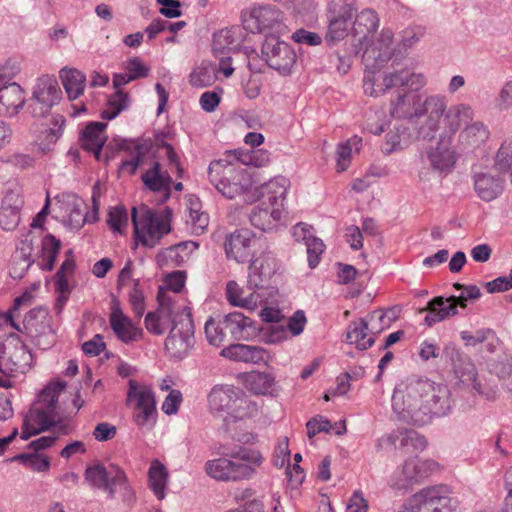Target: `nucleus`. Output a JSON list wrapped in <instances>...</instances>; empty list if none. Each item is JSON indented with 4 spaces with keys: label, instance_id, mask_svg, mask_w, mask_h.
Returning a JSON list of instances; mask_svg holds the SVG:
<instances>
[{
    "label": "nucleus",
    "instance_id": "obj_1",
    "mask_svg": "<svg viewBox=\"0 0 512 512\" xmlns=\"http://www.w3.org/2000/svg\"><path fill=\"white\" fill-rule=\"evenodd\" d=\"M450 391L428 379L409 378L401 382L392 395V408L399 419L417 426L446 415L450 408Z\"/></svg>",
    "mask_w": 512,
    "mask_h": 512
},
{
    "label": "nucleus",
    "instance_id": "obj_2",
    "mask_svg": "<svg viewBox=\"0 0 512 512\" xmlns=\"http://www.w3.org/2000/svg\"><path fill=\"white\" fill-rule=\"evenodd\" d=\"M246 291L236 281L226 284V297L233 306L254 310L261 305L265 296L260 292L268 286L270 279L277 271V261L271 252H263L253 259L249 265Z\"/></svg>",
    "mask_w": 512,
    "mask_h": 512
},
{
    "label": "nucleus",
    "instance_id": "obj_3",
    "mask_svg": "<svg viewBox=\"0 0 512 512\" xmlns=\"http://www.w3.org/2000/svg\"><path fill=\"white\" fill-rule=\"evenodd\" d=\"M259 451L241 447L238 451L209 460L205 464L206 473L217 481H241L251 479L262 465Z\"/></svg>",
    "mask_w": 512,
    "mask_h": 512
},
{
    "label": "nucleus",
    "instance_id": "obj_4",
    "mask_svg": "<svg viewBox=\"0 0 512 512\" xmlns=\"http://www.w3.org/2000/svg\"><path fill=\"white\" fill-rule=\"evenodd\" d=\"M65 383L56 382L47 386L40 394L37 402L33 404L23 419L20 437L28 440L30 437L55 426L59 415L57 403L59 394L64 390Z\"/></svg>",
    "mask_w": 512,
    "mask_h": 512
},
{
    "label": "nucleus",
    "instance_id": "obj_5",
    "mask_svg": "<svg viewBox=\"0 0 512 512\" xmlns=\"http://www.w3.org/2000/svg\"><path fill=\"white\" fill-rule=\"evenodd\" d=\"M210 183L228 199H235L244 194L252 186L249 173L239 162L228 157L214 160L208 167Z\"/></svg>",
    "mask_w": 512,
    "mask_h": 512
},
{
    "label": "nucleus",
    "instance_id": "obj_6",
    "mask_svg": "<svg viewBox=\"0 0 512 512\" xmlns=\"http://www.w3.org/2000/svg\"><path fill=\"white\" fill-rule=\"evenodd\" d=\"M257 328L253 321L240 312L229 313L221 318H210L205 323L208 343L215 347L234 344V341L249 340Z\"/></svg>",
    "mask_w": 512,
    "mask_h": 512
},
{
    "label": "nucleus",
    "instance_id": "obj_7",
    "mask_svg": "<svg viewBox=\"0 0 512 512\" xmlns=\"http://www.w3.org/2000/svg\"><path fill=\"white\" fill-rule=\"evenodd\" d=\"M85 480L91 487L107 493L109 499H115L119 492L122 502L131 506L135 501V492L132 489L127 475L122 468L115 464L105 466L96 463L88 466L84 473Z\"/></svg>",
    "mask_w": 512,
    "mask_h": 512
},
{
    "label": "nucleus",
    "instance_id": "obj_8",
    "mask_svg": "<svg viewBox=\"0 0 512 512\" xmlns=\"http://www.w3.org/2000/svg\"><path fill=\"white\" fill-rule=\"evenodd\" d=\"M458 499L447 485L425 487L408 500V512H456Z\"/></svg>",
    "mask_w": 512,
    "mask_h": 512
},
{
    "label": "nucleus",
    "instance_id": "obj_9",
    "mask_svg": "<svg viewBox=\"0 0 512 512\" xmlns=\"http://www.w3.org/2000/svg\"><path fill=\"white\" fill-rule=\"evenodd\" d=\"M131 218L137 243L148 248L155 247L163 235L170 232L167 221L146 205L133 207Z\"/></svg>",
    "mask_w": 512,
    "mask_h": 512
},
{
    "label": "nucleus",
    "instance_id": "obj_10",
    "mask_svg": "<svg viewBox=\"0 0 512 512\" xmlns=\"http://www.w3.org/2000/svg\"><path fill=\"white\" fill-rule=\"evenodd\" d=\"M452 363L453 374L458 381L472 389L487 400H495L498 390L496 387L483 385L478 378V371L471 358L455 347H447L444 351Z\"/></svg>",
    "mask_w": 512,
    "mask_h": 512
},
{
    "label": "nucleus",
    "instance_id": "obj_11",
    "mask_svg": "<svg viewBox=\"0 0 512 512\" xmlns=\"http://www.w3.org/2000/svg\"><path fill=\"white\" fill-rule=\"evenodd\" d=\"M447 108V99L441 95L426 97L417 105V115L413 124L418 139H432L440 127Z\"/></svg>",
    "mask_w": 512,
    "mask_h": 512
},
{
    "label": "nucleus",
    "instance_id": "obj_12",
    "mask_svg": "<svg viewBox=\"0 0 512 512\" xmlns=\"http://www.w3.org/2000/svg\"><path fill=\"white\" fill-rule=\"evenodd\" d=\"M62 99V90L54 75L45 74L38 77L28 100V110L33 117L47 116L52 108Z\"/></svg>",
    "mask_w": 512,
    "mask_h": 512
},
{
    "label": "nucleus",
    "instance_id": "obj_13",
    "mask_svg": "<svg viewBox=\"0 0 512 512\" xmlns=\"http://www.w3.org/2000/svg\"><path fill=\"white\" fill-rule=\"evenodd\" d=\"M194 342V323L191 313L183 308L179 318L174 319V325L165 340V349L170 356L183 359L194 346Z\"/></svg>",
    "mask_w": 512,
    "mask_h": 512
},
{
    "label": "nucleus",
    "instance_id": "obj_14",
    "mask_svg": "<svg viewBox=\"0 0 512 512\" xmlns=\"http://www.w3.org/2000/svg\"><path fill=\"white\" fill-rule=\"evenodd\" d=\"M51 316L43 308H34L24 317L22 333L41 350H47L55 342V333L51 327Z\"/></svg>",
    "mask_w": 512,
    "mask_h": 512
},
{
    "label": "nucleus",
    "instance_id": "obj_15",
    "mask_svg": "<svg viewBox=\"0 0 512 512\" xmlns=\"http://www.w3.org/2000/svg\"><path fill=\"white\" fill-rule=\"evenodd\" d=\"M261 54L266 64L283 76L290 75L297 62L295 50L277 37H267L264 40Z\"/></svg>",
    "mask_w": 512,
    "mask_h": 512
},
{
    "label": "nucleus",
    "instance_id": "obj_16",
    "mask_svg": "<svg viewBox=\"0 0 512 512\" xmlns=\"http://www.w3.org/2000/svg\"><path fill=\"white\" fill-rule=\"evenodd\" d=\"M355 12L354 0H333L329 9L327 42H336L348 35L349 25Z\"/></svg>",
    "mask_w": 512,
    "mask_h": 512
},
{
    "label": "nucleus",
    "instance_id": "obj_17",
    "mask_svg": "<svg viewBox=\"0 0 512 512\" xmlns=\"http://www.w3.org/2000/svg\"><path fill=\"white\" fill-rule=\"evenodd\" d=\"M128 400L136 401L135 422L139 427H153L156 422V401L153 391L148 387H139L137 381H129Z\"/></svg>",
    "mask_w": 512,
    "mask_h": 512
},
{
    "label": "nucleus",
    "instance_id": "obj_18",
    "mask_svg": "<svg viewBox=\"0 0 512 512\" xmlns=\"http://www.w3.org/2000/svg\"><path fill=\"white\" fill-rule=\"evenodd\" d=\"M258 244V238L251 230L237 229L225 237L226 257L239 264L246 263L254 256Z\"/></svg>",
    "mask_w": 512,
    "mask_h": 512
},
{
    "label": "nucleus",
    "instance_id": "obj_19",
    "mask_svg": "<svg viewBox=\"0 0 512 512\" xmlns=\"http://www.w3.org/2000/svg\"><path fill=\"white\" fill-rule=\"evenodd\" d=\"M436 466L433 461L421 462L417 456L407 458L404 463L395 471L391 486L394 489H408L422 478L427 472Z\"/></svg>",
    "mask_w": 512,
    "mask_h": 512
},
{
    "label": "nucleus",
    "instance_id": "obj_20",
    "mask_svg": "<svg viewBox=\"0 0 512 512\" xmlns=\"http://www.w3.org/2000/svg\"><path fill=\"white\" fill-rule=\"evenodd\" d=\"M243 23L251 32L273 29L283 21V12L273 5H258L242 15Z\"/></svg>",
    "mask_w": 512,
    "mask_h": 512
},
{
    "label": "nucleus",
    "instance_id": "obj_21",
    "mask_svg": "<svg viewBox=\"0 0 512 512\" xmlns=\"http://www.w3.org/2000/svg\"><path fill=\"white\" fill-rule=\"evenodd\" d=\"M109 322L117 338L124 343L137 341L142 336V330L136 327L129 317L124 315L117 299L112 301Z\"/></svg>",
    "mask_w": 512,
    "mask_h": 512
},
{
    "label": "nucleus",
    "instance_id": "obj_22",
    "mask_svg": "<svg viewBox=\"0 0 512 512\" xmlns=\"http://www.w3.org/2000/svg\"><path fill=\"white\" fill-rule=\"evenodd\" d=\"M393 71L385 73L381 81H375L373 78L367 76L364 79L363 88L366 94L372 97H378L385 94L392 88L402 87L407 84V68L397 69L394 63L392 64Z\"/></svg>",
    "mask_w": 512,
    "mask_h": 512
},
{
    "label": "nucleus",
    "instance_id": "obj_23",
    "mask_svg": "<svg viewBox=\"0 0 512 512\" xmlns=\"http://www.w3.org/2000/svg\"><path fill=\"white\" fill-rule=\"evenodd\" d=\"M473 116V110L467 104H457L446 108L442 118L443 131L440 138L452 141V137L459 131L460 127L472 121Z\"/></svg>",
    "mask_w": 512,
    "mask_h": 512
},
{
    "label": "nucleus",
    "instance_id": "obj_24",
    "mask_svg": "<svg viewBox=\"0 0 512 512\" xmlns=\"http://www.w3.org/2000/svg\"><path fill=\"white\" fill-rule=\"evenodd\" d=\"M238 389L229 385H216L208 394V407L213 415L230 418Z\"/></svg>",
    "mask_w": 512,
    "mask_h": 512
},
{
    "label": "nucleus",
    "instance_id": "obj_25",
    "mask_svg": "<svg viewBox=\"0 0 512 512\" xmlns=\"http://www.w3.org/2000/svg\"><path fill=\"white\" fill-rule=\"evenodd\" d=\"M197 248L198 244L194 241L180 242L159 251L156 255V262L161 268L180 267L189 260Z\"/></svg>",
    "mask_w": 512,
    "mask_h": 512
},
{
    "label": "nucleus",
    "instance_id": "obj_26",
    "mask_svg": "<svg viewBox=\"0 0 512 512\" xmlns=\"http://www.w3.org/2000/svg\"><path fill=\"white\" fill-rule=\"evenodd\" d=\"M292 235L297 242H304L308 255V263L315 268L320 262V256L324 252L323 241L312 234V227L305 223H298L293 227Z\"/></svg>",
    "mask_w": 512,
    "mask_h": 512
},
{
    "label": "nucleus",
    "instance_id": "obj_27",
    "mask_svg": "<svg viewBox=\"0 0 512 512\" xmlns=\"http://www.w3.org/2000/svg\"><path fill=\"white\" fill-rule=\"evenodd\" d=\"M23 198L16 191H8L0 209V227L4 231H14L20 223V210L23 206Z\"/></svg>",
    "mask_w": 512,
    "mask_h": 512
},
{
    "label": "nucleus",
    "instance_id": "obj_28",
    "mask_svg": "<svg viewBox=\"0 0 512 512\" xmlns=\"http://www.w3.org/2000/svg\"><path fill=\"white\" fill-rule=\"evenodd\" d=\"M220 355L233 361L253 364L267 362L269 358V354L264 348L240 343L230 344L224 347Z\"/></svg>",
    "mask_w": 512,
    "mask_h": 512
},
{
    "label": "nucleus",
    "instance_id": "obj_29",
    "mask_svg": "<svg viewBox=\"0 0 512 512\" xmlns=\"http://www.w3.org/2000/svg\"><path fill=\"white\" fill-rule=\"evenodd\" d=\"M26 102L24 89L16 82L0 85V113L14 116Z\"/></svg>",
    "mask_w": 512,
    "mask_h": 512
},
{
    "label": "nucleus",
    "instance_id": "obj_30",
    "mask_svg": "<svg viewBox=\"0 0 512 512\" xmlns=\"http://www.w3.org/2000/svg\"><path fill=\"white\" fill-rule=\"evenodd\" d=\"M283 209L270 205L262 201L253 208L249 216L251 224L260 230L266 231L273 229L282 219Z\"/></svg>",
    "mask_w": 512,
    "mask_h": 512
},
{
    "label": "nucleus",
    "instance_id": "obj_31",
    "mask_svg": "<svg viewBox=\"0 0 512 512\" xmlns=\"http://www.w3.org/2000/svg\"><path fill=\"white\" fill-rule=\"evenodd\" d=\"M473 180L477 196L485 202L495 200L503 192V181L490 173H476Z\"/></svg>",
    "mask_w": 512,
    "mask_h": 512
},
{
    "label": "nucleus",
    "instance_id": "obj_32",
    "mask_svg": "<svg viewBox=\"0 0 512 512\" xmlns=\"http://www.w3.org/2000/svg\"><path fill=\"white\" fill-rule=\"evenodd\" d=\"M420 101L419 95L400 93L391 101L390 114L394 118L406 119L413 126L417 115V105Z\"/></svg>",
    "mask_w": 512,
    "mask_h": 512
},
{
    "label": "nucleus",
    "instance_id": "obj_33",
    "mask_svg": "<svg viewBox=\"0 0 512 512\" xmlns=\"http://www.w3.org/2000/svg\"><path fill=\"white\" fill-rule=\"evenodd\" d=\"M106 123L92 122L86 126L81 136V146L84 150L92 152L97 160H101V150L106 142L104 133Z\"/></svg>",
    "mask_w": 512,
    "mask_h": 512
},
{
    "label": "nucleus",
    "instance_id": "obj_34",
    "mask_svg": "<svg viewBox=\"0 0 512 512\" xmlns=\"http://www.w3.org/2000/svg\"><path fill=\"white\" fill-rule=\"evenodd\" d=\"M428 158L434 170L440 172L450 171L456 161L455 153L451 149V141L440 138L437 146L428 152Z\"/></svg>",
    "mask_w": 512,
    "mask_h": 512
},
{
    "label": "nucleus",
    "instance_id": "obj_35",
    "mask_svg": "<svg viewBox=\"0 0 512 512\" xmlns=\"http://www.w3.org/2000/svg\"><path fill=\"white\" fill-rule=\"evenodd\" d=\"M489 130L482 122H474L467 125L459 134L458 148L474 150L483 145L489 138Z\"/></svg>",
    "mask_w": 512,
    "mask_h": 512
},
{
    "label": "nucleus",
    "instance_id": "obj_36",
    "mask_svg": "<svg viewBox=\"0 0 512 512\" xmlns=\"http://www.w3.org/2000/svg\"><path fill=\"white\" fill-rule=\"evenodd\" d=\"M398 439H400L401 447H412L415 451H422L427 446V440L423 435L418 434L414 430H402L380 439L377 447L381 448L386 444L395 445Z\"/></svg>",
    "mask_w": 512,
    "mask_h": 512
},
{
    "label": "nucleus",
    "instance_id": "obj_37",
    "mask_svg": "<svg viewBox=\"0 0 512 512\" xmlns=\"http://www.w3.org/2000/svg\"><path fill=\"white\" fill-rule=\"evenodd\" d=\"M121 149H132L130 160L122 161L119 170L122 172H128L130 175H133L141 163L143 157L150 151L151 143L147 140H136L127 142L124 140L121 145Z\"/></svg>",
    "mask_w": 512,
    "mask_h": 512
},
{
    "label": "nucleus",
    "instance_id": "obj_38",
    "mask_svg": "<svg viewBox=\"0 0 512 512\" xmlns=\"http://www.w3.org/2000/svg\"><path fill=\"white\" fill-rule=\"evenodd\" d=\"M144 185L154 192H164V200L170 197L171 177L167 173L161 172L159 162H154L153 167L142 175Z\"/></svg>",
    "mask_w": 512,
    "mask_h": 512
},
{
    "label": "nucleus",
    "instance_id": "obj_39",
    "mask_svg": "<svg viewBox=\"0 0 512 512\" xmlns=\"http://www.w3.org/2000/svg\"><path fill=\"white\" fill-rule=\"evenodd\" d=\"M60 78L70 100L77 99L83 94L86 77L84 73L75 68H63Z\"/></svg>",
    "mask_w": 512,
    "mask_h": 512
},
{
    "label": "nucleus",
    "instance_id": "obj_40",
    "mask_svg": "<svg viewBox=\"0 0 512 512\" xmlns=\"http://www.w3.org/2000/svg\"><path fill=\"white\" fill-rule=\"evenodd\" d=\"M287 187L288 180L284 177H277L262 185L261 193L267 199V203L283 209Z\"/></svg>",
    "mask_w": 512,
    "mask_h": 512
},
{
    "label": "nucleus",
    "instance_id": "obj_41",
    "mask_svg": "<svg viewBox=\"0 0 512 512\" xmlns=\"http://www.w3.org/2000/svg\"><path fill=\"white\" fill-rule=\"evenodd\" d=\"M168 476L167 468L159 460H153L148 471V481L150 489L158 500L165 498Z\"/></svg>",
    "mask_w": 512,
    "mask_h": 512
},
{
    "label": "nucleus",
    "instance_id": "obj_42",
    "mask_svg": "<svg viewBox=\"0 0 512 512\" xmlns=\"http://www.w3.org/2000/svg\"><path fill=\"white\" fill-rule=\"evenodd\" d=\"M368 322L361 318L358 321H352L346 332V341L349 344H355L360 350H366L374 344V338H367Z\"/></svg>",
    "mask_w": 512,
    "mask_h": 512
},
{
    "label": "nucleus",
    "instance_id": "obj_43",
    "mask_svg": "<svg viewBox=\"0 0 512 512\" xmlns=\"http://www.w3.org/2000/svg\"><path fill=\"white\" fill-rule=\"evenodd\" d=\"M75 270V260L71 250L67 251L66 259L61 264L60 268L55 274L56 290L60 293L59 300L66 301L71 292L68 276L72 275Z\"/></svg>",
    "mask_w": 512,
    "mask_h": 512
},
{
    "label": "nucleus",
    "instance_id": "obj_44",
    "mask_svg": "<svg viewBox=\"0 0 512 512\" xmlns=\"http://www.w3.org/2000/svg\"><path fill=\"white\" fill-rule=\"evenodd\" d=\"M412 138L413 135L408 131L407 127L403 125L395 126L387 133L385 142L382 145V151L385 154H390L394 151L401 150L409 145Z\"/></svg>",
    "mask_w": 512,
    "mask_h": 512
},
{
    "label": "nucleus",
    "instance_id": "obj_45",
    "mask_svg": "<svg viewBox=\"0 0 512 512\" xmlns=\"http://www.w3.org/2000/svg\"><path fill=\"white\" fill-rule=\"evenodd\" d=\"M392 56L391 50L383 49L382 46L370 45L365 49L362 60L366 70L375 73L380 70Z\"/></svg>",
    "mask_w": 512,
    "mask_h": 512
},
{
    "label": "nucleus",
    "instance_id": "obj_46",
    "mask_svg": "<svg viewBox=\"0 0 512 512\" xmlns=\"http://www.w3.org/2000/svg\"><path fill=\"white\" fill-rule=\"evenodd\" d=\"M228 37L229 31H221L214 36L213 40V53L219 59V70L225 77L231 76L234 72V68L231 66V58L228 56L229 52L225 48V44H228L226 42Z\"/></svg>",
    "mask_w": 512,
    "mask_h": 512
},
{
    "label": "nucleus",
    "instance_id": "obj_47",
    "mask_svg": "<svg viewBox=\"0 0 512 512\" xmlns=\"http://www.w3.org/2000/svg\"><path fill=\"white\" fill-rule=\"evenodd\" d=\"M493 168L500 174H508L512 184V138L505 139L497 150Z\"/></svg>",
    "mask_w": 512,
    "mask_h": 512
},
{
    "label": "nucleus",
    "instance_id": "obj_48",
    "mask_svg": "<svg viewBox=\"0 0 512 512\" xmlns=\"http://www.w3.org/2000/svg\"><path fill=\"white\" fill-rule=\"evenodd\" d=\"M258 408V404L255 401L251 400L241 390H238L230 418L233 420H242L253 417L257 415Z\"/></svg>",
    "mask_w": 512,
    "mask_h": 512
},
{
    "label": "nucleus",
    "instance_id": "obj_49",
    "mask_svg": "<svg viewBox=\"0 0 512 512\" xmlns=\"http://www.w3.org/2000/svg\"><path fill=\"white\" fill-rule=\"evenodd\" d=\"M33 252V237L32 232L29 231L24 239L21 241V247L19 248V254H21V271L17 270L18 262H15L13 267L10 269V275L13 278H22L29 267L34 263V259L32 258Z\"/></svg>",
    "mask_w": 512,
    "mask_h": 512
},
{
    "label": "nucleus",
    "instance_id": "obj_50",
    "mask_svg": "<svg viewBox=\"0 0 512 512\" xmlns=\"http://www.w3.org/2000/svg\"><path fill=\"white\" fill-rule=\"evenodd\" d=\"M361 143L362 139L360 137L353 136L346 142L338 145L336 150V168L338 172H343L349 167L353 148L358 152Z\"/></svg>",
    "mask_w": 512,
    "mask_h": 512
},
{
    "label": "nucleus",
    "instance_id": "obj_51",
    "mask_svg": "<svg viewBox=\"0 0 512 512\" xmlns=\"http://www.w3.org/2000/svg\"><path fill=\"white\" fill-rule=\"evenodd\" d=\"M247 387L255 394L266 395L275 383L274 377L265 372H251L246 376Z\"/></svg>",
    "mask_w": 512,
    "mask_h": 512
},
{
    "label": "nucleus",
    "instance_id": "obj_52",
    "mask_svg": "<svg viewBox=\"0 0 512 512\" xmlns=\"http://www.w3.org/2000/svg\"><path fill=\"white\" fill-rule=\"evenodd\" d=\"M129 95L122 90H117L113 93L107 102L106 108L102 111V117L107 120H112L117 117L122 111L129 107Z\"/></svg>",
    "mask_w": 512,
    "mask_h": 512
},
{
    "label": "nucleus",
    "instance_id": "obj_53",
    "mask_svg": "<svg viewBox=\"0 0 512 512\" xmlns=\"http://www.w3.org/2000/svg\"><path fill=\"white\" fill-rule=\"evenodd\" d=\"M60 246V240L52 234H48L42 239V258L45 261V264L42 265L43 270H53Z\"/></svg>",
    "mask_w": 512,
    "mask_h": 512
},
{
    "label": "nucleus",
    "instance_id": "obj_54",
    "mask_svg": "<svg viewBox=\"0 0 512 512\" xmlns=\"http://www.w3.org/2000/svg\"><path fill=\"white\" fill-rule=\"evenodd\" d=\"M354 25L356 31L359 33H373L379 26V19L374 10L364 9L356 16Z\"/></svg>",
    "mask_w": 512,
    "mask_h": 512
},
{
    "label": "nucleus",
    "instance_id": "obj_55",
    "mask_svg": "<svg viewBox=\"0 0 512 512\" xmlns=\"http://www.w3.org/2000/svg\"><path fill=\"white\" fill-rule=\"evenodd\" d=\"M228 157L233 158L241 165L263 166L269 161L268 153L262 150L252 151V153H245L241 150L228 151Z\"/></svg>",
    "mask_w": 512,
    "mask_h": 512
},
{
    "label": "nucleus",
    "instance_id": "obj_56",
    "mask_svg": "<svg viewBox=\"0 0 512 512\" xmlns=\"http://www.w3.org/2000/svg\"><path fill=\"white\" fill-rule=\"evenodd\" d=\"M159 307L154 312L160 320V323L167 329L170 324L174 325V319H178L181 313H175L174 304L171 299L165 295L158 294Z\"/></svg>",
    "mask_w": 512,
    "mask_h": 512
},
{
    "label": "nucleus",
    "instance_id": "obj_57",
    "mask_svg": "<svg viewBox=\"0 0 512 512\" xmlns=\"http://www.w3.org/2000/svg\"><path fill=\"white\" fill-rule=\"evenodd\" d=\"M396 310L394 308L383 312L381 310L373 311L369 315L371 324V332L380 333L383 329L390 326V323L396 318Z\"/></svg>",
    "mask_w": 512,
    "mask_h": 512
},
{
    "label": "nucleus",
    "instance_id": "obj_58",
    "mask_svg": "<svg viewBox=\"0 0 512 512\" xmlns=\"http://www.w3.org/2000/svg\"><path fill=\"white\" fill-rule=\"evenodd\" d=\"M427 310L436 311L442 320L457 314L456 304L450 300V297L447 299H444L442 296L433 298L429 301Z\"/></svg>",
    "mask_w": 512,
    "mask_h": 512
},
{
    "label": "nucleus",
    "instance_id": "obj_59",
    "mask_svg": "<svg viewBox=\"0 0 512 512\" xmlns=\"http://www.w3.org/2000/svg\"><path fill=\"white\" fill-rule=\"evenodd\" d=\"M460 338L466 346H476L490 339L496 338L495 332L490 328L476 330L474 333L470 331H461Z\"/></svg>",
    "mask_w": 512,
    "mask_h": 512
},
{
    "label": "nucleus",
    "instance_id": "obj_60",
    "mask_svg": "<svg viewBox=\"0 0 512 512\" xmlns=\"http://www.w3.org/2000/svg\"><path fill=\"white\" fill-rule=\"evenodd\" d=\"M18 460L24 465L31 467L36 471H45L50 466V461L47 457H43L40 454H20L13 458Z\"/></svg>",
    "mask_w": 512,
    "mask_h": 512
},
{
    "label": "nucleus",
    "instance_id": "obj_61",
    "mask_svg": "<svg viewBox=\"0 0 512 512\" xmlns=\"http://www.w3.org/2000/svg\"><path fill=\"white\" fill-rule=\"evenodd\" d=\"M128 223V214L124 207H114L109 211L107 224L116 232L121 233L122 227Z\"/></svg>",
    "mask_w": 512,
    "mask_h": 512
},
{
    "label": "nucleus",
    "instance_id": "obj_62",
    "mask_svg": "<svg viewBox=\"0 0 512 512\" xmlns=\"http://www.w3.org/2000/svg\"><path fill=\"white\" fill-rule=\"evenodd\" d=\"M357 54L358 51L355 48H352L349 52H346L345 54H340L339 52L332 54L330 56V62L333 64L337 71L340 74H346L352 64V58L351 54Z\"/></svg>",
    "mask_w": 512,
    "mask_h": 512
},
{
    "label": "nucleus",
    "instance_id": "obj_63",
    "mask_svg": "<svg viewBox=\"0 0 512 512\" xmlns=\"http://www.w3.org/2000/svg\"><path fill=\"white\" fill-rule=\"evenodd\" d=\"M139 284V279L134 280V286L129 294V301L135 314L138 317H141L145 310V304L144 295L143 292L139 289Z\"/></svg>",
    "mask_w": 512,
    "mask_h": 512
},
{
    "label": "nucleus",
    "instance_id": "obj_64",
    "mask_svg": "<svg viewBox=\"0 0 512 512\" xmlns=\"http://www.w3.org/2000/svg\"><path fill=\"white\" fill-rule=\"evenodd\" d=\"M496 108L506 111L512 108V81L506 82L495 100Z\"/></svg>",
    "mask_w": 512,
    "mask_h": 512
}]
</instances>
